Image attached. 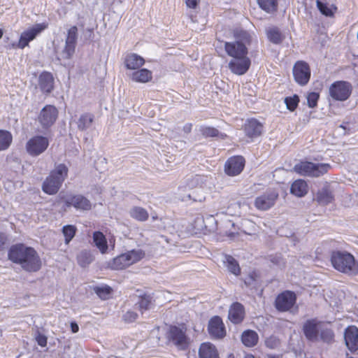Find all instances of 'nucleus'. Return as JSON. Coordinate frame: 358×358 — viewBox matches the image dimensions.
Returning a JSON list of instances; mask_svg holds the SVG:
<instances>
[{"mask_svg":"<svg viewBox=\"0 0 358 358\" xmlns=\"http://www.w3.org/2000/svg\"><path fill=\"white\" fill-rule=\"evenodd\" d=\"M8 258L18 264L26 271L36 272L41 267V259L36 251L22 243L14 245L8 251Z\"/></svg>","mask_w":358,"mask_h":358,"instance_id":"1","label":"nucleus"},{"mask_svg":"<svg viewBox=\"0 0 358 358\" xmlns=\"http://www.w3.org/2000/svg\"><path fill=\"white\" fill-rule=\"evenodd\" d=\"M234 36V41L224 43V50L227 55L231 58L248 55L247 45L250 43V34L243 29H236Z\"/></svg>","mask_w":358,"mask_h":358,"instance_id":"2","label":"nucleus"},{"mask_svg":"<svg viewBox=\"0 0 358 358\" xmlns=\"http://www.w3.org/2000/svg\"><path fill=\"white\" fill-rule=\"evenodd\" d=\"M69 169L64 164H59L55 166L49 176L44 180L42 189L50 195L57 193L62 183L68 176Z\"/></svg>","mask_w":358,"mask_h":358,"instance_id":"3","label":"nucleus"},{"mask_svg":"<svg viewBox=\"0 0 358 358\" xmlns=\"http://www.w3.org/2000/svg\"><path fill=\"white\" fill-rule=\"evenodd\" d=\"M331 264L335 269L349 275L358 274V262L353 255L347 252H334L331 257Z\"/></svg>","mask_w":358,"mask_h":358,"instance_id":"4","label":"nucleus"},{"mask_svg":"<svg viewBox=\"0 0 358 358\" xmlns=\"http://www.w3.org/2000/svg\"><path fill=\"white\" fill-rule=\"evenodd\" d=\"M331 169L327 163H313L300 162L294 166V171L303 176L318 178L327 173Z\"/></svg>","mask_w":358,"mask_h":358,"instance_id":"5","label":"nucleus"},{"mask_svg":"<svg viewBox=\"0 0 358 358\" xmlns=\"http://www.w3.org/2000/svg\"><path fill=\"white\" fill-rule=\"evenodd\" d=\"M145 253L141 250H131L114 258L110 264L112 269H124L143 258Z\"/></svg>","mask_w":358,"mask_h":358,"instance_id":"6","label":"nucleus"},{"mask_svg":"<svg viewBox=\"0 0 358 358\" xmlns=\"http://www.w3.org/2000/svg\"><path fill=\"white\" fill-rule=\"evenodd\" d=\"M48 27L45 23L36 24L31 28L23 31L17 43L13 42L8 45L10 49H24L28 46L29 43L33 41L37 35L41 33Z\"/></svg>","mask_w":358,"mask_h":358,"instance_id":"7","label":"nucleus"},{"mask_svg":"<svg viewBox=\"0 0 358 358\" xmlns=\"http://www.w3.org/2000/svg\"><path fill=\"white\" fill-rule=\"evenodd\" d=\"M49 140L47 137L36 135L31 137L26 143L25 148L27 153L31 157H37L43 153L49 146Z\"/></svg>","mask_w":358,"mask_h":358,"instance_id":"8","label":"nucleus"},{"mask_svg":"<svg viewBox=\"0 0 358 358\" xmlns=\"http://www.w3.org/2000/svg\"><path fill=\"white\" fill-rule=\"evenodd\" d=\"M331 96L338 101H345L351 94V85L345 81H337L329 87Z\"/></svg>","mask_w":358,"mask_h":358,"instance_id":"9","label":"nucleus"},{"mask_svg":"<svg viewBox=\"0 0 358 358\" xmlns=\"http://www.w3.org/2000/svg\"><path fill=\"white\" fill-rule=\"evenodd\" d=\"M278 197V193L274 189H269L255 199V206L258 210H267L275 204Z\"/></svg>","mask_w":358,"mask_h":358,"instance_id":"10","label":"nucleus"},{"mask_svg":"<svg viewBox=\"0 0 358 358\" xmlns=\"http://www.w3.org/2000/svg\"><path fill=\"white\" fill-rule=\"evenodd\" d=\"M309 65L303 61H298L293 67V76L295 81L300 85H306L310 78Z\"/></svg>","mask_w":358,"mask_h":358,"instance_id":"11","label":"nucleus"},{"mask_svg":"<svg viewBox=\"0 0 358 358\" xmlns=\"http://www.w3.org/2000/svg\"><path fill=\"white\" fill-rule=\"evenodd\" d=\"M250 64V59L245 55L231 58L228 63V68L234 74L242 76L246 73Z\"/></svg>","mask_w":358,"mask_h":358,"instance_id":"12","label":"nucleus"},{"mask_svg":"<svg viewBox=\"0 0 358 358\" xmlns=\"http://www.w3.org/2000/svg\"><path fill=\"white\" fill-rule=\"evenodd\" d=\"M296 295L291 291L280 294L275 299V306L278 310L285 312L289 310L296 303Z\"/></svg>","mask_w":358,"mask_h":358,"instance_id":"13","label":"nucleus"},{"mask_svg":"<svg viewBox=\"0 0 358 358\" xmlns=\"http://www.w3.org/2000/svg\"><path fill=\"white\" fill-rule=\"evenodd\" d=\"M210 336L215 339H222L226 336L224 324L219 316L212 317L208 325Z\"/></svg>","mask_w":358,"mask_h":358,"instance_id":"14","label":"nucleus"},{"mask_svg":"<svg viewBox=\"0 0 358 358\" xmlns=\"http://www.w3.org/2000/svg\"><path fill=\"white\" fill-rule=\"evenodd\" d=\"M57 115L58 111L55 106L47 105L41 110L38 120L43 127L48 128L56 121Z\"/></svg>","mask_w":358,"mask_h":358,"instance_id":"15","label":"nucleus"},{"mask_svg":"<svg viewBox=\"0 0 358 358\" xmlns=\"http://www.w3.org/2000/svg\"><path fill=\"white\" fill-rule=\"evenodd\" d=\"M245 166V159L241 156L229 158L225 163V173L230 176H235L241 173Z\"/></svg>","mask_w":358,"mask_h":358,"instance_id":"16","label":"nucleus"},{"mask_svg":"<svg viewBox=\"0 0 358 358\" xmlns=\"http://www.w3.org/2000/svg\"><path fill=\"white\" fill-rule=\"evenodd\" d=\"M169 338L180 350H185L188 345V340L185 332L178 327H171Z\"/></svg>","mask_w":358,"mask_h":358,"instance_id":"17","label":"nucleus"},{"mask_svg":"<svg viewBox=\"0 0 358 358\" xmlns=\"http://www.w3.org/2000/svg\"><path fill=\"white\" fill-rule=\"evenodd\" d=\"M243 129L245 136L252 140L262 135L264 126L257 120L251 118L245 121Z\"/></svg>","mask_w":358,"mask_h":358,"instance_id":"18","label":"nucleus"},{"mask_svg":"<svg viewBox=\"0 0 358 358\" xmlns=\"http://www.w3.org/2000/svg\"><path fill=\"white\" fill-rule=\"evenodd\" d=\"M67 207L73 206L76 209L88 210L91 208V202L81 194L69 196L65 198Z\"/></svg>","mask_w":358,"mask_h":358,"instance_id":"19","label":"nucleus"},{"mask_svg":"<svg viewBox=\"0 0 358 358\" xmlns=\"http://www.w3.org/2000/svg\"><path fill=\"white\" fill-rule=\"evenodd\" d=\"M344 338L345 344L350 351L358 350V329L356 327L351 326L347 328Z\"/></svg>","mask_w":358,"mask_h":358,"instance_id":"20","label":"nucleus"},{"mask_svg":"<svg viewBox=\"0 0 358 358\" xmlns=\"http://www.w3.org/2000/svg\"><path fill=\"white\" fill-rule=\"evenodd\" d=\"M244 317V306L238 302L232 303L229 310V320L234 324H239L243 320Z\"/></svg>","mask_w":358,"mask_h":358,"instance_id":"21","label":"nucleus"},{"mask_svg":"<svg viewBox=\"0 0 358 358\" xmlns=\"http://www.w3.org/2000/svg\"><path fill=\"white\" fill-rule=\"evenodd\" d=\"M132 81L140 83H146L152 79V73L147 69H138L129 74Z\"/></svg>","mask_w":358,"mask_h":358,"instance_id":"22","label":"nucleus"},{"mask_svg":"<svg viewBox=\"0 0 358 358\" xmlns=\"http://www.w3.org/2000/svg\"><path fill=\"white\" fill-rule=\"evenodd\" d=\"M145 63V59L136 53L128 54L124 59V65L127 69L137 70Z\"/></svg>","mask_w":358,"mask_h":358,"instance_id":"23","label":"nucleus"},{"mask_svg":"<svg viewBox=\"0 0 358 358\" xmlns=\"http://www.w3.org/2000/svg\"><path fill=\"white\" fill-rule=\"evenodd\" d=\"M199 358H220L217 348L210 343H203L199 349Z\"/></svg>","mask_w":358,"mask_h":358,"instance_id":"24","label":"nucleus"},{"mask_svg":"<svg viewBox=\"0 0 358 358\" xmlns=\"http://www.w3.org/2000/svg\"><path fill=\"white\" fill-rule=\"evenodd\" d=\"M54 78L50 73L43 72L38 78V85L44 93H50L53 89Z\"/></svg>","mask_w":358,"mask_h":358,"instance_id":"25","label":"nucleus"},{"mask_svg":"<svg viewBox=\"0 0 358 358\" xmlns=\"http://www.w3.org/2000/svg\"><path fill=\"white\" fill-rule=\"evenodd\" d=\"M303 333L306 337L312 341H316L318 337L317 323L315 320H308L303 324Z\"/></svg>","mask_w":358,"mask_h":358,"instance_id":"26","label":"nucleus"},{"mask_svg":"<svg viewBox=\"0 0 358 358\" xmlns=\"http://www.w3.org/2000/svg\"><path fill=\"white\" fill-rule=\"evenodd\" d=\"M93 242L96 247L99 250L101 254L107 252L108 246L106 236L104 234L98 231L93 233Z\"/></svg>","mask_w":358,"mask_h":358,"instance_id":"27","label":"nucleus"},{"mask_svg":"<svg viewBox=\"0 0 358 358\" xmlns=\"http://www.w3.org/2000/svg\"><path fill=\"white\" fill-rule=\"evenodd\" d=\"M290 192L298 197H302L308 192L307 183L303 180H296L292 183Z\"/></svg>","mask_w":358,"mask_h":358,"instance_id":"28","label":"nucleus"},{"mask_svg":"<svg viewBox=\"0 0 358 358\" xmlns=\"http://www.w3.org/2000/svg\"><path fill=\"white\" fill-rule=\"evenodd\" d=\"M94 116L90 113L82 114L77 121V126L79 130L85 131L90 128L94 122Z\"/></svg>","mask_w":358,"mask_h":358,"instance_id":"29","label":"nucleus"},{"mask_svg":"<svg viewBox=\"0 0 358 358\" xmlns=\"http://www.w3.org/2000/svg\"><path fill=\"white\" fill-rule=\"evenodd\" d=\"M258 334L253 330H246L243 332L241 341L244 345L247 347H253L258 342Z\"/></svg>","mask_w":358,"mask_h":358,"instance_id":"30","label":"nucleus"},{"mask_svg":"<svg viewBox=\"0 0 358 358\" xmlns=\"http://www.w3.org/2000/svg\"><path fill=\"white\" fill-rule=\"evenodd\" d=\"M75 49L76 48L72 46V45L65 43L64 47L62 49L55 50L57 59L60 61L70 59L75 52Z\"/></svg>","mask_w":358,"mask_h":358,"instance_id":"31","label":"nucleus"},{"mask_svg":"<svg viewBox=\"0 0 358 358\" xmlns=\"http://www.w3.org/2000/svg\"><path fill=\"white\" fill-rule=\"evenodd\" d=\"M317 202L321 205H327L334 200L332 192L328 188H322L317 194Z\"/></svg>","mask_w":358,"mask_h":358,"instance_id":"32","label":"nucleus"},{"mask_svg":"<svg viewBox=\"0 0 358 358\" xmlns=\"http://www.w3.org/2000/svg\"><path fill=\"white\" fill-rule=\"evenodd\" d=\"M94 259L93 253L90 250H83L77 256L78 264L82 267H86Z\"/></svg>","mask_w":358,"mask_h":358,"instance_id":"33","label":"nucleus"},{"mask_svg":"<svg viewBox=\"0 0 358 358\" xmlns=\"http://www.w3.org/2000/svg\"><path fill=\"white\" fill-rule=\"evenodd\" d=\"M13 141L12 134L6 130L0 129V151L7 150Z\"/></svg>","mask_w":358,"mask_h":358,"instance_id":"34","label":"nucleus"},{"mask_svg":"<svg viewBox=\"0 0 358 358\" xmlns=\"http://www.w3.org/2000/svg\"><path fill=\"white\" fill-rule=\"evenodd\" d=\"M266 34L268 40L275 44L280 43L283 40V36L277 27H271L267 29Z\"/></svg>","mask_w":358,"mask_h":358,"instance_id":"35","label":"nucleus"},{"mask_svg":"<svg viewBox=\"0 0 358 358\" xmlns=\"http://www.w3.org/2000/svg\"><path fill=\"white\" fill-rule=\"evenodd\" d=\"M129 214L133 218L141 222L145 221L148 218L147 210L141 207L132 208L129 211Z\"/></svg>","mask_w":358,"mask_h":358,"instance_id":"36","label":"nucleus"},{"mask_svg":"<svg viewBox=\"0 0 358 358\" xmlns=\"http://www.w3.org/2000/svg\"><path fill=\"white\" fill-rule=\"evenodd\" d=\"M316 6L320 12L327 17H332L334 14V11L336 10V7H334V10H333L332 6H330L328 3L320 0L316 1Z\"/></svg>","mask_w":358,"mask_h":358,"instance_id":"37","label":"nucleus"},{"mask_svg":"<svg viewBox=\"0 0 358 358\" xmlns=\"http://www.w3.org/2000/svg\"><path fill=\"white\" fill-rule=\"evenodd\" d=\"M259 7L267 13H273L277 9L276 0H257Z\"/></svg>","mask_w":358,"mask_h":358,"instance_id":"38","label":"nucleus"},{"mask_svg":"<svg viewBox=\"0 0 358 358\" xmlns=\"http://www.w3.org/2000/svg\"><path fill=\"white\" fill-rule=\"evenodd\" d=\"M225 262L227 264L229 271L233 274L238 275L240 274L241 268L236 260L230 255L225 256Z\"/></svg>","mask_w":358,"mask_h":358,"instance_id":"39","label":"nucleus"},{"mask_svg":"<svg viewBox=\"0 0 358 358\" xmlns=\"http://www.w3.org/2000/svg\"><path fill=\"white\" fill-rule=\"evenodd\" d=\"M78 39V28L76 26L71 27L67 32L66 41L69 45H72L76 48Z\"/></svg>","mask_w":358,"mask_h":358,"instance_id":"40","label":"nucleus"},{"mask_svg":"<svg viewBox=\"0 0 358 358\" xmlns=\"http://www.w3.org/2000/svg\"><path fill=\"white\" fill-rule=\"evenodd\" d=\"M113 289L110 287L104 286H96L94 287V292L103 300H106L109 298Z\"/></svg>","mask_w":358,"mask_h":358,"instance_id":"41","label":"nucleus"},{"mask_svg":"<svg viewBox=\"0 0 358 358\" xmlns=\"http://www.w3.org/2000/svg\"><path fill=\"white\" fill-rule=\"evenodd\" d=\"M186 189L187 187H181L179 188V195H180V199H181V201H189V200H193V201H201V199H196L194 196V193L195 192L193 191L192 192H189V189L187 191H186Z\"/></svg>","mask_w":358,"mask_h":358,"instance_id":"42","label":"nucleus"},{"mask_svg":"<svg viewBox=\"0 0 358 358\" xmlns=\"http://www.w3.org/2000/svg\"><path fill=\"white\" fill-rule=\"evenodd\" d=\"M62 232L65 237V243L68 244L74 237L76 232V227L73 225H66L63 227Z\"/></svg>","mask_w":358,"mask_h":358,"instance_id":"43","label":"nucleus"},{"mask_svg":"<svg viewBox=\"0 0 358 358\" xmlns=\"http://www.w3.org/2000/svg\"><path fill=\"white\" fill-rule=\"evenodd\" d=\"M299 98L297 95L294 94L292 96H288L285 99V103L287 109L294 111L298 106Z\"/></svg>","mask_w":358,"mask_h":358,"instance_id":"44","label":"nucleus"},{"mask_svg":"<svg viewBox=\"0 0 358 358\" xmlns=\"http://www.w3.org/2000/svg\"><path fill=\"white\" fill-rule=\"evenodd\" d=\"M201 134L205 137H215L220 134L219 131L210 127H201L200 129Z\"/></svg>","mask_w":358,"mask_h":358,"instance_id":"45","label":"nucleus"},{"mask_svg":"<svg viewBox=\"0 0 358 358\" xmlns=\"http://www.w3.org/2000/svg\"><path fill=\"white\" fill-rule=\"evenodd\" d=\"M152 298L150 296L145 295L142 296L138 302V307L141 311L146 310L150 308Z\"/></svg>","mask_w":358,"mask_h":358,"instance_id":"46","label":"nucleus"},{"mask_svg":"<svg viewBox=\"0 0 358 358\" xmlns=\"http://www.w3.org/2000/svg\"><path fill=\"white\" fill-rule=\"evenodd\" d=\"M319 97L320 95L317 92H313L308 93L306 96L308 107L311 108H315L317 104Z\"/></svg>","mask_w":358,"mask_h":358,"instance_id":"47","label":"nucleus"},{"mask_svg":"<svg viewBox=\"0 0 358 358\" xmlns=\"http://www.w3.org/2000/svg\"><path fill=\"white\" fill-rule=\"evenodd\" d=\"M334 336L333 331L328 329L322 330L320 334L321 339L326 343L331 342L334 338Z\"/></svg>","mask_w":358,"mask_h":358,"instance_id":"48","label":"nucleus"},{"mask_svg":"<svg viewBox=\"0 0 358 358\" xmlns=\"http://www.w3.org/2000/svg\"><path fill=\"white\" fill-rule=\"evenodd\" d=\"M35 339L37 343L41 346L45 347L47 345V337L37 331L35 334Z\"/></svg>","mask_w":358,"mask_h":358,"instance_id":"49","label":"nucleus"},{"mask_svg":"<svg viewBox=\"0 0 358 358\" xmlns=\"http://www.w3.org/2000/svg\"><path fill=\"white\" fill-rule=\"evenodd\" d=\"M138 317L137 313L134 311H127L124 315L123 319L125 322H134Z\"/></svg>","mask_w":358,"mask_h":358,"instance_id":"50","label":"nucleus"},{"mask_svg":"<svg viewBox=\"0 0 358 358\" xmlns=\"http://www.w3.org/2000/svg\"><path fill=\"white\" fill-rule=\"evenodd\" d=\"M199 0H186L187 6L190 8H195L198 4Z\"/></svg>","mask_w":358,"mask_h":358,"instance_id":"51","label":"nucleus"},{"mask_svg":"<svg viewBox=\"0 0 358 358\" xmlns=\"http://www.w3.org/2000/svg\"><path fill=\"white\" fill-rule=\"evenodd\" d=\"M71 331L73 333H76L79 330V327H78V324L76 322H72L71 323Z\"/></svg>","mask_w":358,"mask_h":358,"instance_id":"52","label":"nucleus"},{"mask_svg":"<svg viewBox=\"0 0 358 358\" xmlns=\"http://www.w3.org/2000/svg\"><path fill=\"white\" fill-rule=\"evenodd\" d=\"M192 125L190 123H187L184 125L183 127V131L186 134H189L192 131Z\"/></svg>","mask_w":358,"mask_h":358,"instance_id":"53","label":"nucleus"},{"mask_svg":"<svg viewBox=\"0 0 358 358\" xmlns=\"http://www.w3.org/2000/svg\"><path fill=\"white\" fill-rule=\"evenodd\" d=\"M6 241V237L2 233H0V250L3 248L5 242Z\"/></svg>","mask_w":358,"mask_h":358,"instance_id":"54","label":"nucleus"},{"mask_svg":"<svg viewBox=\"0 0 358 358\" xmlns=\"http://www.w3.org/2000/svg\"><path fill=\"white\" fill-rule=\"evenodd\" d=\"M3 34V31L1 29H0V39L2 38Z\"/></svg>","mask_w":358,"mask_h":358,"instance_id":"55","label":"nucleus"},{"mask_svg":"<svg viewBox=\"0 0 358 358\" xmlns=\"http://www.w3.org/2000/svg\"><path fill=\"white\" fill-rule=\"evenodd\" d=\"M268 358H280L278 356H268Z\"/></svg>","mask_w":358,"mask_h":358,"instance_id":"56","label":"nucleus"},{"mask_svg":"<svg viewBox=\"0 0 358 358\" xmlns=\"http://www.w3.org/2000/svg\"><path fill=\"white\" fill-rule=\"evenodd\" d=\"M245 358H255L252 355H248Z\"/></svg>","mask_w":358,"mask_h":358,"instance_id":"57","label":"nucleus"}]
</instances>
